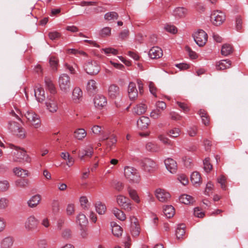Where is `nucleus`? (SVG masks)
<instances>
[{
    "label": "nucleus",
    "instance_id": "obj_1",
    "mask_svg": "<svg viewBox=\"0 0 248 248\" xmlns=\"http://www.w3.org/2000/svg\"><path fill=\"white\" fill-rule=\"evenodd\" d=\"M125 178L131 183H139L140 176L138 170L134 167L126 166L124 169Z\"/></svg>",
    "mask_w": 248,
    "mask_h": 248
},
{
    "label": "nucleus",
    "instance_id": "obj_2",
    "mask_svg": "<svg viewBox=\"0 0 248 248\" xmlns=\"http://www.w3.org/2000/svg\"><path fill=\"white\" fill-rule=\"evenodd\" d=\"M59 86L60 90L63 93L69 92L71 88V81L69 76L66 74H61L59 78Z\"/></svg>",
    "mask_w": 248,
    "mask_h": 248
},
{
    "label": "nucleus",
    "instance_id": "obj_3",
    "mask_svg": "<svg viewBox=\"0 0 248 248\" xmlns=\"http://www.w3.org/2000/svg\"><path fill=\"white\" fill-rule=\"evenodd\" d=\"M85 71L90 75H97L100 70V67L96 61L89 60L84 65Z\"/></svg>",
    "mask_w": 248,
    "mask_h": 248
},
{
    "label": "nucleus",
    "instance_id": "obj_4",
    "mask_svg": "<svg viewBox=\"0 0 248 248\" xmlns=\"http://www.w3.org/2000/svg\"><path fill=\"white\" fill-rule=\"evenodd\" d=\"M8 128L13 134L16 135L19 138L24 139L25 137L24 129L17 123L13 121L9 122Z\"/></svg>",
    "mask_w": 248,
    "mask_h": 248
},
{
    "label": "nucleus",
    "instance_id": "obj_5",
    "mask_svg": "<svg viewBox=\"0 0 248 248\" xmlns=\"http://www.w3.org/2000/svg\"><path fill=\"white\" fill-rule=\"evenodd\" d=\"M140 165L143 170L149 173H153L157 169L156 163L153 159L149 158L141 160Z\"/></svg>",
    "mask_w": 248,
    "mask_h": 248
},
{
    "label": "nucleus",
    "instance_id": "obj_6",
    "mask_svg": "<svg viewBox=\"0 0 248 248\" xmlns=\"http://www.w3.org/2000/svg\"><path fill=\"white\" fill-rule=\"evenodd\" d=\"M13 161L19 163L30 162L31 158L23 149L16 150L13 152Z\"/></svg>",
    "mask_w": 248,
    "mask_h": 248
},
{
    "label": "nucleus",
    "instance_id": "obj_7",
    "mask_svg": "<svg viewBox=\"0 0 248 248\" xmlns=\"http://www.w3.org/2000/svg\"><path fill=\"white\" fill-rule=\"evenodd\" d=\"M210 18L213 24L216 26H218L225 20L226 16L223 12L217 11L211 14Z\"/></svg>",
    "mask_w": 248,
    "mask_h": 248
},
{
    "label": "nucleus",
    "instance_id": "obj_8",
    "mask_svg": "<svg viewBox=\"0 0 248 248\" xmlns=\"http://www.w3.org/2000/svg\"><path fill=\"white\" fill-rule=\"evenodd\" d=\"M192 36L199 46H203L207 41L208 35L206 32H195Z\"/></svg>",
    "mask_w": 248,
    "mask_h": 248
},
{
    "label": "nucleus",
    "instance_id": "obj_9",
    "mask_svg": "<svg viewBox=\"0 0 248 248\" xmlns=\"http://www.w3.org/2000/svg\"><path fill=\"white\" fill-rule=\"evenodd\" d=\"M25 116L29 121L31 123V124L37 128L39 127L40 124V120L39 115L31 111H28Z\"/></svg>",
    "mask_w": 248,
    "mask_h": 248
},
{
    "label": "nucleus",
    "instance_id": "obj_10",
    "mask_svg": "<svg viewBox=\"0 0 248 248\" xmlns=\"http://www.w3.org/2000/svg\"><path fill=\"white\" fill-rule=\"evenodd\" d=\"M129 200L125 197L119 195L117 197V202L119 205L127 211L131 210L132 207L131 203L129 202Z\"/></svg>",
    "mask_w": 248,
    "mask_h": 248
},
{
    "label": "nucleus",
    "instance_id": "obj_11",
    "mask_svg": "<svg viewBox=\"0 0 248 248\" xmlns=\"http://www.w3.org/2000/svg\"><path fill=\"white\" fill-rule=\"evenodd\" d=\"M108 96L112 99H116L120 95V88L116 84H111L108 88Z\"/></svg>",
    "mask_w": 248,
    "mask_h": 248
},
{
    "label": "nucleus",
    "instance_id": "obj_12",
    "mask_svg": "<svg viewBox=\"0 0 248 248\" xmlns=\"http://www.w3.org/2000/svg\"><path fill=\"white\" fill-rule=\"evenodd\" d=\"M155 196L157 199L161 202H167L170 197L169 193L160 188L156 190Z\"/></svg>",
    "mask_w": 248,
    "mask_h": 248
},
{
    "label": "nucleus",
    "instance_id": "obj_13",
    "mask_svg": "<svg viewBox=\"0 0 248 248\" xmlns=\"http://www.w3.org/2000/svg\"><path fill=\"white\" fill-rule=\"evenodd\" d=\"M38 224V220L33 216H31L27 218L25 227L28 230H32L37 228Z\"/></svg>",
    "mask_w": 248,
    "mask_h": 248
},
{
    "label": "nucleus",
    "instance_id": "obj_14",
    "mask_svg": "<svg viewBox=\"0 0 248 248\" xmlns=\"http://www.w3.org/2000/svg\"><path fill=\"white\" fill-rule=\"evenodd\" d=\"M107 103L106 98L102 95L98 94L94 98V106L99 109L102 108L106 105Z\"/></svg>",
    "mask_w": 248,
    "mask_h": 248
},
{
    "label": "nucleus",
    "instance_id": "obj_15",
    "mask_svg": "<svg viewBox=\"0 0 248 248\" xmlns=\"http://www.w3.org/2000/svg\"><path fill=\"white\" fill-rule=\"evenodd\" d=\"M128 93L130 100H135L137 98L138 92L134 82H130L129 83L128 87Z\"/></svg>",
    "mask_w": 248,
    "mask_h": 248
},
{
    "label": "nucleus",
    "instance_id": "obj_16",
    "mask_svg": "<svg viewBox=\"0 0 248 248\" xmlns=\"http://www.w3.org/2000/svg\"><path fill=\"white\" fill-rule=\"evenodd\" d=\"M164 163L167 169L171 173L176 172L177 169L176 162L172 158H167L165 160Z\"/></svg>",
    "mask_w": 248,
    "mask_h": 248
},
{
    "label": "nucleus",
    "instance_id": "obj_17",
    "mask_svg": "<svg viewBox=\"0 0 248 248\" xmlns=\"http://www.w3.org/2000/svg\"><path fill=\"white\" fill-rule=\"evenodd\" d=\"M187 9L183 7H178L174 9L173 11L172 15L176 18H183L187 14Z\"/></svg>",
    "mask_w": 248,
    "mask_h": 248
},
{
    "label": "nucleus",
    "instance_id": "obj_18",
    "mask_svg": "<svg viewBox=\"0 0 248 248\" xmlns=\"http://www.w3.org/2000/svg\"><path fill=\"white\" fill-rule=\"evenodd\" d=\"M83 93L79 87H75L72 92V99L74 103H79L82 98Z\"/></svg>",
    "mask_w": 248,
    "mask_h": 248
},
{
    "label": "nucleus",
    "instance_id": "obj_19",
    "mask_svg": "<svg viewBox=\"0 0 248 248\" xmlns=\"http://www.w3.org/2000/svg\"><path fill=\"white\" fill-rule=\"evenodd\" d=\"M34 95L38 102H42L45 99L44 89L40 85L36 86L34 89Z\"/></svg>",
    "mask_w": 248,
    "mask_h": 248
},
{
    "label": "nucleus",
    "instance_id": "obj_20",
    "mask_svg": "<svg viewBox=\"0 0 248 248\" xmlns=\"http://www.w3.org/2000/svg\"><path fill=\"white\" fill-rule=\"evenodd\" d=\"M148 55L152 59H158L163 55V52L160 47L154 46L149 50Z\"/></svg>",
    "mask_w": 248,
    "mask_h": 248
},
{
    "label": "nucleus",
    "instance_id": "obj_21",
    "mask_svg": "<svg viewBox=\"0 0 248 248\" xmlns=\"http://www.w3.org/2000/svg\"><path fill=\"white\" fill-rule=\"evenodd\" d=\"M150 123V120L148 117L141 116L137 121L138 126L142 130L146 129Z\"/></svg>",
    "mask_w": 248,
    "mask_h": 248
},
{
    "label": "nucleus",
    "instance_id": "obj_22",
    "mask_svg": "<svg viewBox=\"0 0 248 248\" xmlns=\"http://www.w3.org/2000/svg\"><path fill=\"white\" fill-rule=\"evenodd\" d=\"M14 241V238L11 236L5 237L0 242V248H12Z\"/></svg>",
    "mask_w": 248,
    "mask_h": 248
},
{
    "label": "nucleus",
    "instance_id": "obj_23",
    "mask_svg": "<svg viewBox=\"0 0 248 248\" xmlns=\"http://www.w3.org/2000/svg\"><path fill=\"white\" fill-rule=\"evenodd\" d=\"M46 105L47 109L51 112L57 111L58 107L56 102L52 97L48 99L46 102Z\"/></svg>",
    "mask_w": 248,
    "mask_h": 248
},
{
    "label": "nucleus",
    "instance_id": "obj_24",
    "mask_svg": "<svg viewBox=\"0 0 248 248\" xmlns=\"http://www.w3.org/2000/svg\"><path fill=\"white\" fill-rule=\"evenodd\" d=\"M147 109V105L143 103H140L133 108V112L137 115H140L144 114L146 111Z\"/></svg>",
    "mask_w": 248,
    "mask_h": 248
},
{
    "label": "nucleus",
    "instance_id": "obj_25",
    "mask_svg": "<svg viewBox=\"0 0 248 248\" xmlns=\"http://www.w3.org/2000/svg\"><path fill=\"white\" fill-rule=\"evenodd\" d=\"M232 62L229 59L223 60L220 61L216 65L217 70H223L231 67Z\"/></svg>",
    "mask_w": 248,
    "mask_h": 248
},
{
    "label": "nucleus",
    "instance_id": "obj_26",
    "mask_svg": "<svg viewBox=\"0 0 248 248\" xmlns=\"http://www.w3.org/2000/svg\"><path fill=\"white\" fill-rule=\"evenodd\" d=\"M41 200V197L40 195H34L28 201V206L31 208L35 207L39 203Z\"/></svg>",
    "mask_w": 248,
    "mask_h": 248
},
{
    "label": "nucleus",
    "instance_id": "obj_27",
    "mask_svg": "<svg viewBox=\"0 0 248 248\" xmlns=\"http://www.w3.org/2000/svg\"><path fill=\"white\" fill-rule=\"evenodd\" d=\"M93 153V151L92 147H86L85 149L80 151L79 157L81 160H83L85 156L91 157Z\"/></svg>",
    "mask_w": 248,
    "mask_h": 248
},
{
    "label": "nucleus",
    "instance_id": "obj_28",
    "mask_svg": "<svg viewBox=\"0 0 248 248\" xmlns=\"http://www.w3.org/2000/svg\"><path fill=\"white\" fill-rule=\"evenodd\" d=\"M111 226L112 227V233L116 236L119 237L122 235L123 233V229L118 225L115 222H111Z\"/></svg>",
    "mask_w": 248,
    "mask_h": 248
},
{
    "label": "nucleus",
    "instance_id": "obj_29",
    "mask_svg": "<svg viewBox=\"0 0 248 248\" xmlns=\"http://www.w3.org/2000/svg\"><path fill=\"white\" fill-rule=\"evenodd\" d=\"M76 222L81 228H84L87 225L88 221L85 215L79 213L77 217Z\"/></svg>",
    "mask_w": 248,
    "mask_h": 248
},
{
    "label": "nucleus",
    "instance_id": "obj_30",
    "mask_svg": "<svg viewBox=\"0 0 248 248\" xmlns=\"http://www.w3.org/2000/svg\"><path fill=\"white\" fill-rule=\"evenodd\" d=\"M45 83L46 87L51 94H55L56 93V88L50 78L45 77Z\"/></svg>",
    "mask_w": 248,
    "mask_h": 248
},
{
    "label": "nucleus",
    "instance_id": "obj_31",
    "mask_svg": "<svg viewBox=\"0 0 248 248\" xmlns=\"http://www.w3.org/2000/svg\"><path fill=\"white\" fill-rule=\"evenodd\" d=\"M198 114L200 115L202 123L205 125H208L210 122V118L207 112L204 109H200Z\"/></svg>",
    "mask_w": 248,
    "mask_h": 248
},
{
    "label": "nucleus",
    "instance_id": "obj_32",
    "mask_svg": "<svg viewBox=\"0 0 248 248\" xmlns=\"http://www.w3.org/2000/svg\"><path fill=\"white\" fill-rule=\"evenodd\" d=\"M233 52V48L231 45L225 44L222 45L221 50V54L224 56L231 55Z\"/></svg>",
    "mask_w": 248,
    "mask_h": 248
},
{
    "label": "nucleus",
    "instance_id": "obj_33",
    "mask_svg": "<svg viewBox=\"0 0 248 248\" xmlns=\"http://www.w3.org/2000/svg\"><path fill=\"white\" fill-rule=\"evenodd\" d=\"M163 212L167 218H170L174 215V208L171 205H166L163 208Z\"/></svg>",
    "mask_w": 248,
    "mask_h": 248
},
{
    "label": "nucleus",
    "instance_id": "obj_34",
    "mask_svg": "<svg viewBox=\"0 0 248 248\" xmlns=\"http://www.w3.org/2000/svg\"><path fill=\"white\" fill-rule=\"evenodd\" d=\"M95 210L99 215H104L107 210L105 204L101 202H97L95 204Z\"/></svg>",
    "mask_w": 248,
    "mask_h": 248
},
{
    "label": "nucleus",
    "instance_id": "obj_35",
    "mask_svg": "<svg viewBox=\"0 0 248 248\" xmlns=\"http://www.w3.org/2000/svg\"><path fill=\"white\" fill-rule=\"evenodd\" d=\"M49 63L52 69L56 71L59 65L58 59L54 56H50L49 58Z\"/></svg>",
    "mask_w": 248,
    "mask_h": 248
},
{
    "label": "nucleus",
    "instance_id": "obj_36",
    "mask_svg": "<svg viewBox=\"0 0 248 248\" xmlns=\"http://www.w3.org/2000/svg\"><path fill=\"white\" fill-rule=\"evenodd\" d=\"M96 83L95 80L93 79L90 80L87 85V90L88 93L90 94L94 93L96 92L97 89Z\"/></svg>",
    "mask_w": 248,
    "mask_h": 248
},
{
    "label": "nucleus",
    "instance_id": "obj_37",
    "mask_svg": "<svg viewBox=\"0 0 248 248\" xmlns=\"http://www.w3.org/2000/svg\"><path fill=\"white\" fill-rule=\"evenodd\" d=\"M119 16L115 12H108L104 15V18L106 20L113 22L118 18Z\"/></svg>",
    "mask_w": 248,
    "mask_h": 248
},
{
    "label": "nucleus",
    "instance_id": "obj_38",
    "mask_svg": "<svg viewBox=\"0 0 248 248\" xmlns=\"http://www.w3.org/2000/svg\"><path fill=\"white\" fill-rule=\"evenodd\" d=\"M146 149L151 152H158L160 150V146L153 142H148L146 145Z\"/></svg>",
    "mask_w": 248,
    "mask_h": 248
},
{
    "label": "nucleus",
    "instance_id": "obj_39",
    "mask_svg": "<svg viewBox=\"0 0 248 248\" xmlns=\"http://www.w3.org/2000/svg\"><path fill=\"white\" fill-rule=\"evenodd\" d=\"M179 200L180 202L185 204H190L193 202V197L187 194L182 195L180 196Z\"/></svg>",
    "mask_w": 248,
    "mask_h": 248
},
{
    "label": "nucleus",
    "instance_id": "obj_40",
    "mask_svg": "<svg viewBox=\"0 0 248 248\" xmlns=\"http://www.w3.org/2000/svg\"><path fill=\"white\" fill-rule=\"evenodd\" d=\"M87 135L86 131L83 128H78L74 132V137L78 140H82Z\"/></svg>",
    "mask_w": 248,
    "mask_h": 248
},
{
    "label": "nucleus",
    "instance_id": "obj_41",
    "mask_svg": "<svg viewBox=\"0 0 248 248\" xmlns=\"http://www.w3.org/2000/svg\"><path fill=\"white\" fill-rule=\"evenodd\" d=\"M112 212L114 216L119 220L124 221L126 219L125 215L121 210L117 208H113Z\"/></svg>",
    "mask_w": 248,
    "mask_h": 248
},
{
    "label": "nucleus",
    "instance_id": "obj_42",
    "mask_svg": "<svg viewBox=\"0 0 248 248\" xmlns=\"http://www.w3.org/2000/svg\"><path fill=\"white\" fill-rule=\"evenodd\" d=\"M185 224H181L178 225L175 233L177 239H180L183 238V236L185 234Z\"/></svg>",
    "mask_w": 248,
    "mask_h": 248
},
{
    "label": "nucleus",
    "instance_id": "obj_43",
    "mask_svg": "<svg viewBox=\"0 0 248 248\" xmlns=\"http://www.w3.org/2000/svg\"><path fill=\"white\" fill-rule=\"evenodd\" d=\"M14 172L16 175L21 177H26L28 176V171L20 168H16L14 169Z\"/></svg>",
    "mask_w": 248,
    "mask_h": 248
},
{
    "label": "nucleus",
    "instance_id": "obj_44",
    "mask_svg": "<svg viewBox=\"0 0 248 248\" xmlns=\"http://www.w3.org/2000/svg\"><path fill=\"white\" fill-rule=\"evenodd\" d=\"M130 232L133 236H138L140 233V228L139 224H131Z\"/></svg>",
    "mask_w": 248,
    "mask_h": 248
},
{
    "label": "nucleus",
    "instance_id": "obj_45",
    "mask_svg": "<svg viewBox=\"0 0 248 248\" xmlns=\"http://www.w3.org/2000/svg\"><path fill=\"white\" fill-rule=\"evenodd\" d=\"M181 130L178 128H173L167 131V135L171 138H176L179 136Z\"/></svg>",
    "mask_w": 248,
    "mask_h": 248
},
{
    "label": "nucleus",
    "instance_id": "obj_46",
    "mask_svg": "<svg viewBox=\"0 0 248 248\" xmlns=\"http://www.w3.org/2000/svg\"><path fill=\"white\" fill-rule=\"evenodd\" d=\"M201 180L200 174L197 171L193 172L191 175V181L193 184L199 183Z\"/></svg>",
    "mask_w": 248,
    "mask_h": 248
},
{
    "label": "nucleus",
    "instance_id": "obj_47",
    "mask_svg": "<svg viewBox=\"0 0 248 248\" xmlns=\"http://www.w3.org/2000/svg\"><path fill=\"white\" fill-rule=\"evenodd\" d=\"M29 182L28 179H19L15 181V185L17 187L24 188L28 186Z\"/></svg>",
    "mask_w": 248,
    "mask_h": 248
},
{
    "label": "nucleus",
    "instance_id": "obj_48",
    "mask_svg": "<svg viewBox=\"0 0 248 248\" xmlns=\"http://www.w3.org/2000/svg\"><path fill=\"white\" fill-rule=\"evenodd\" d=\"M162 112L160 109L156 108L155 109H153L150 113V117L154 119H157L161 117Z\"/></svg>",
    "mask_w": 248,
    "mask_h": 248
},
{
    "label": "nucleus",
    "instance_id": "obj_49",
    "mask_svg": "<svg viewBox=\"0 0 248 248\" xmlns=\"http://www.w3.org/2000/svg\"><path fill=\"white\" fill-rule=\"evenodd\" d=\"M209 158H205L203 160V169L206 172H210L212 170V165L210 162Z\"/></svg>",
    "mask_w": 248,
    "mask_h": 248
},
{
    "label": "nucleus",
    "instance_id": "obj_50",
    "mask_svg": "<svg viewBox=\"0 0 248 248\" xmlns=\"http://www.w3.org/2000/svg\"><path fill=\"white\" fill-rule=\"evenodd\" d=\"M128 193L130 197L136 202L139 203L140 202L139 196L136 190L132 189L128 190Z\"/></svg>",
    "mask_w": 248,
    "mask_h": 248
},
{
    "label": "nucleus",
    "instance_id": "obj_51",
    "mask_svg": "<svg viewBox=\"0 0 248 248\" xmlns=\"http://www.w3.org/2000/svg\"><path fill=\"white\" fill-rule=\"evenodd\" d=\"M101 52H104L107 55L112 54L113 55H116L118 51L112 47L104 48L101 49Z\"/></svg>",
    "mask_w": 248,
    "mask_h": 248
},
{
    "label": "nucleus",
    "instance_id": "obj_52",
    "mask_svg": "<svg viewBox=\"0 0 248 248\" xmlns=\"http://www.w3.org/2000/svg\"><path fill=\"white\" fill-rule=\"evenodd\" d=\"M226 181V178L223 175H221L219 178L217 179V182L220 184L221 188L224 190L226 189V186L225 185Z\"/></svg>",
    "mask_w": 248,
    "mask_h": 248
},
{
    "label": "nucleus",
    "instance_id": "obj_53",
    "mask_svg": "<svg viewBox=\"0 0 248 248\" xmlns=\"http://www.w3.org/2000/svg\"><path fill=\"white\" fill-rule=\"evenodd\" d=\"M198 132V127L197 126L195 125H193L192 126H190L188 128V129L187 130V132L188 135L190 137H195Z\"/></svg>",
    "mask_w": 248,
    "mask_h": 248
},
{
    "label": "nucleus",
    "instance_id": "obj_54",
    "mask_svg": "<svg viewBox=\"0 0 248 248\" xmlns=\"http://www.w3.org/2000/svg\"><path fill=\"white\" fill-rule=\"evenodd\" d=\"M235 27L237 30H240L243 29V20L240 16H237L236 17Z\"/></svg>",
    "mask_w": 248,
    "mask_h": 248
},
{
    "label": "nucleus",
    "instance_id": "obj_55",
    "mask_svg": "<svg viewBox=\"0 0 248 248\" xmlns=\"http://www.w3.org/2000/svg\"><path fill=\"white\" fill-rule=\"evenodd\" d=\"M185 50L188 53L190 59H196L198 58V55L197 53L193 51L188 46H185Z\"/></svg>",
    "mask_w": 248,
    "mask_h": 248
},
{
    "label": "nucleus",
    "instance_id": "obj_56",
    "mask_svg": "<svg viewBox=\"0 0 248 248\" xmlns=\"http://www.w3.org/2000/svg\"><path fill=\"white\" fill-rule=\"evenodd\" d=\"M158 139L164 144L172 145V141L168 138L163 135H160L158 137Z\"/></svg>",
    "mask_w": 248,
    "mask_h": 248
},
{
    "label": "nucleus",
    "instance_id": "obj_57",
    "mask_svg": "<svg viewBox=\"0 0 248 248\" xmlns=\"http://www.w3.org/2000/svg\"><path fill=\"white\" fill-rule=\"evenodd\" d=\"M146 36V35L143 33L142 32H137V33L135 34V39L140 43H141L144 40V37Z\"/></svg>",
    "mask_w": 248,
    "mask_h": 248
},
{
    "label": "nucleus",
    "instance_id": "obj_58",
    "mask_svg": "<svg viewBox=\"0 0 248 248\" xmlns=\"http://www.w3.org/2000/svg\"><path fill=\"white\" fill-rule=\"evenodd\" d=\"M48 36L50 39L56 40L60 37L61 34L59 32H49Z\"/></svg>",
    "mask_w": 248,
    "mask_h": 248
},
{
    "label": "nucleus",
    "instance_id": "obj_59",
    "mask_svg": "<svg viewBox=\"0 0 248 248\" xmlns=\"http://www.w3.org/2000/svg\"><path fill=\"white\" fill-rule=\"evenodd\" d=\"M9 187V184L8 181H3L0 182V191H5Z\"/></svg>",
    "mask_w": 248,
    "mask_h": 248
},
{
    "label": "nucleus",
    "instance_id": "obj_60",
    "mask_svg": "<svg viewBox=\"0 0 248 248\" xmlns=\"http://www.w3.org/2000/svg\"><path fill=\"white\" fill-rule=\"evenodd\" d=\"M52 208L54 213H57L59 211V202L58 200H53L52 202Z\"/></svg>",
    "mask_w": 248,
    "mask_h": 248
},
{
    "label": "nucleus",
    "instance_id": "obj_61",
    "mask_svg": "<svg viewBox=\"0 0 248 248\" xmlns=\"http://www.w3.org/2000/svg\"><path fill=\"white\" fill-rule=\"evenodd\" d=\"M155 107L157 108H159V109L163 111L166 108V104L163 101H157L155 103Z\"/></svg>",
    "mask_w": 248,
    "mask_h": 248
},
{
    "label": "nucleus",
    "instance_id": "obj_62",
    "mask_svg": "<svg viewBox=\"0 0 248 248\" xmlns=\"http://www.w3.org/2000/svg\"><path fill=\"white\" fill-rule=\"evenodd\" d=\"M8 205V200L7 199L2 198L0 199V209H5Z\"/></svg>",
    "mask_w": 248,
    "mask_h": 248
},
{
    "label": "nucleus",
    "instance_id": "obj_63",
    "mask_svg": "<svg viewBox=\"0 0 248 248\" xmlns=\"http://www.w3.org/2000/svg\"><path fill=\"white\" fill-rule=\"evenodd\" d=\"M177 104L184 112H186L189 110L188 106H187V104H185V103L177 102Z\"/></svg>",
    "mask_w": 248,
    "mask_h": 248
},
{
    "label": "nucleus",
    "instance_id": "obj_64",
    "mask_svg": "<svg viewBox=\"0 0 248 248\" xmlns=\"http://www.w3.org/2000/svg\"><path fill=\"white\" fill-rule=\"evenodd\" d=\"M75 211L74 205L70 203L68 204L66 208V213L68 215H72Z\"/></svg>",
    "mask_w": 248,
    "mask_h": 248
}]
</instances>
